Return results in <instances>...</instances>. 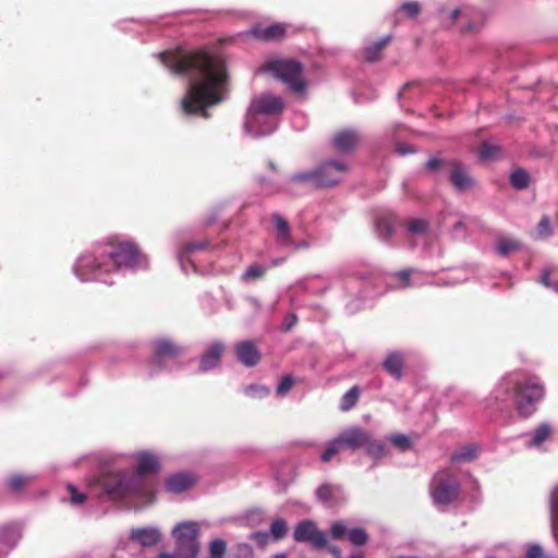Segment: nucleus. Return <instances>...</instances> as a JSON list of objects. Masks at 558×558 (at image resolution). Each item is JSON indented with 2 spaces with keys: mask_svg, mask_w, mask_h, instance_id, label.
I'll return each mask as SVG.
<instances>
[{
  "mask_svg": "<svg viewBox=\"0 0 558 558\" xmlns=\"http://www.w3.org/2000/svg\"><path fill=\"white\" fill-rule=\"evenodd\" d=\"M551 223L548 216H543L535 230V239L547 240L551 236Z\"/></svg>",
  "mask_w": 558,
  "mask_h": 558,
  "instance_id": "nucleus-41",
  "label": "nucleus"
},
{
  "mask_svg": "<svg viewBox=\"0 0 558 558\" xmlns=\"http://www.w3.org/2000/svg\"><path fill=\"white\" fill-rule=\"evenodd\" d=\"M252 537L260 545V546H264L265 544H267L269 537H270V534L269 532H264V531H258V532H255L253 533Z\"/></svg>",
  "mask_w": 558,
  "mask_h": 558,
  "instance_id": "nucleus-55",
  "label": "nucleus"
},
{
  "mask_svg": "<svg viewBox=\"0 0 558 558\" xmlns=\"http://www.w3.org/2000/svg\"><path fill=\"white\" fill-rule=\"evenodd\" d=\"M481 452V447L476 444L465 445L451 454L452 462H470L475 460Z\"/></svg>",
  "mask_w": 558,
  "mask_h": 558,
  "instance_id": "nucleus-30",
  "label": "nucleus"
},
{
  "mask_svg": "<svg viewBox=\"0 0 558 558\" xmlns=\"http://www.w3.org/2000/svg\"><path fill=\"white\" fill-rule=\"evenodd\" d=\"M449 180L459 192H464L473 185V179L469 175L466 168L459 161L450 162Z\"/></svg>",
  "mask_w": 558,
  "mask_h": 558,
  "instance_id": "nucleus-23",
  "label": "nucleus"
},
{
  "mask_svg": "<svg viewBox=\"0 0 558 558\" xmlns=\"http://www.w3.org/2000/svg\"><path fill=\"white\" fill-rule=\"evenodd\" d=\"M316 497L324 506L332 508L344 499V493L339 485L323 484L316 489Z\"/></svg>",
  "mask_w": 558,
  "mask_h": 558,
  "instance_id": "nucleus-22",
  "label": "nucleus"
},
{
  "mask_svg": "<svg viewBox=\"0 0 558 558\" xmlns=\"http://www.w3.org/2000/svg\"><path fill=\"white\" fill-rule=\"evenodd\" d=\"M286 262V257H280V258H274L271 260V264L269 267H277V266H280L281 264H283Z\"/></svg>",
  "mask_w": 558,
  "mask_h": 558,
  "instance_id": "nucleus-61",
  "label": "nucleus"
},
{
  "mask_svg": "<svg viewBox=\"0 0 558 558\" xmlns=\"http://www.w3.org/2000/svg\"><path fill=\"white\" fill-rule=\"evenodd\" d=\"M129 538L142 547H153L161 539V532L157 526H142L130 530Z\"/></svg>",
  "mask_w": 558,
  "mask_h": 558,
  "instance_id": "nucleus-18",
  "label": "nucleus"
},
{
  "mask_svg": "<svg viewBox=\"0 0 558 558\" xmlns=\"http://www.w3.org/2000/svg\"><path fill=\"white\" fill-rule=\"evenodd\" d=\"M246 392L253 397H264L268 395V389L262 386H248Z\"/></svg>",
  "mask_w": 558,
  "mask_h": 558,
  "instance_id": "nucleus-52",
  "label": "nucleus"
},
{
  "mask_svg": "<svg viewBox=\"0 0 558 558\" xmlns=\"http://www.w3.org/2000/svg\"><path fill=\"white\" fill-rule=\"evenodd\" d=\"M209 246L207 239L192 241L183 244L177 252V258L183 272L189 274L190 270L196 271V266L192 260L194 253L204 251Z\"/></svg>",
  "mask_w": 558,
  "mask_h": 558,
  "instance_id": "nucleus-14",
  "label": "nucleus"
},
{
  "mask_svg": "<svg viewBox=\"0 0 558 558\" xmlns=\"http://www.w3.org/2000/svg\"><path fill=\"white\" fill-rule=\"evenodd\" d=\"M293 537L299 543H308L314 548H324L327 544V534L319 531L312 520L299 522L294 529Z\"/></svg>",
  "mask_w": 558,
  "mask_h": 558,
  "instance_id": "nucleus-11",
  "label": "nucleus"
},
{
  "mask_svg": "<svg viewBox=\"0 0 558 558\" xmlns=\"http://www.w3.org/2000/svg\"><path fill=\"white\" fill-rule=\"evenodd\" d=\"M424 272L408 268L396 271L389 276L388 286L395 290H402L408 288H417L424 284H432L433 281L424 279Z\"/></svg>",
  "mask_w": 558,
  "mask_h": 558,
  "instance_id": "nucleus-12",
  "label": "nucleus"
},
{
  "mask_svg": "<svg viewBox=\"0 0 558 558\" xmlns=\"http://www.w3.org/2000/svg\"><path fill=\"white\" fill-rule=\"evenodd\" d=\"M178 558H196L199 553V525L195 521H183L172 529Z\"/></svg>",
  "mask_w": 558,
  "mask_h": 558,
  "instance_id": "nucleus-7",
  "label": "nucleus"
},
{
  "mask_svg": "<svg viewBox=\"0 0 558 558\" xmlns=\"http://www.w3.org/2000/svg\"><path fill=\"white\" fill-rule=\"evenodd\" d=\"M183 348L168 338H159L154 341V356L149 365L148 376L153 377L162 371L172 372L179 368V360Z\"/></svg>",
  "mask_w": 558,
  "mask_h": 558,
  "instance_id": "nucleus-6",
  "label": "nucleus"
},
{
  "mask_svg": "<svg viewBox=\"0 0 558 558\" xmlns=\"http://www.w3.org/2000/svg\"><path fill=\"white\" fill-rule=\"evenodd\" d=\"M348 171L344 162L326 160L315 169L298 172L290 178V182L304 183L312 186L327 187L337 185Z\"/></svg>",
  "mask_w": 558,
  "mask_h": 558,
  "instance_id": "nucleus-5",
  "label": "nucleus"
},
{
  "mask_svg": "<svg viewBox=\"0 0 558 558\" xmlns=\"http://www.w3.org/2000/svg\"><path fill=\"white\" fill-rule=\"evenodd\" d=\"M157 558H178L177 555H171L169 553H161L157 556Z\"/></svg>",
  "mask_w": 558,
  "mask_h": 558,
  "instance_id": "nucleus-63",
  "label": "nucleus"
},
{
  "mask_svg": "<svg viewBox=\"0 0 558 558\" xmlns=\"http://www.w3.org/2000/svg\"><path fill=\"white\" fill-rule=\"evenodd\" d=\"M522 248V244L514 238L499 235L496 238L495 250L500 256H508L511 253L520 251Z\"/></svg>",
  "mask_w": 558,
  "mask_h": 558,
  "instance_id": "nucleus-29",
  "label": "nucleus"
},
{
  "mask_svg": "<svg viewBox=\"0 0 558 558\" xmlns=\"http://www.w3.org/2000/svg\"><path fill=\"white\" fill-rule=\"evenodd\" d=\"M524 558H544L543 548L539 545H532Z\"/></svg>",
  "mask_w": 558,
  "mask_h": 558,
  "instance_id": "nucleus-53",
  "label": "nucleus"
},
{
  "mask_svg": "<svg viewBox=\"0 0 558 558\" xmlns=\"http://www.w3.org/2000/svg\"><path fill=\"white\" fill-rule=\"evenodd\" d=\"M298 323V317L295 314H289L288 316H286L282 325H281V329L284 330V331H289L291 330L295 324Z\"/></svg>",
  "mask_w": 558,
  "mask_h": 558,
  "instance_id": "nucleus-54",
  "label": "nucleus"
},
{
  "mask_svg": "<svg viewBox=\"0 0 558 558\" xmlns=\"http://www.w3.org/2000/svg\"><path fill=\"white\" fill-rule=\"evenodd\" d=\"M366 453L374 460H379L387 453V445L381 440H374L369 434V440L365 444Z\"/></svg>",
  "mask_w": 558,
  "mask_h": 558,
  "instance_id": "nucleus-35",
  "label": "nucleus"
},
{
  "mask_svg": "<svg viewBox=\"0 0 558 558\" xmlns=\"http://www.w3.org/2000/svg\"><path fill=\"white\" fill-rule=\"evenodd\" d=\"M544 397V386L539 378L524 371L506 374L496 384L485 408L490 412H510L517 409L520 416L527 417Z\"/></svg>",
  "mask_w": 558,
  "mask_h": 558,
  "instance_id": "nucleus-4",
  "label": "nucleus"
},
{
  "mask_svg": "<svg viewBox=\"0 0 558 558\" xmlns=\"http://www.w3.org/2000/svg\"><path fill=\"white\" fill-rule=\"evenodd\" d=\"M248 106L280 121L286 102L280 96L266 92L255 95Z\"/></svg>",
  "mask_w": 558,
  "mask_h": 558,
  "instance_id": "nucleus-13",
  "label": "nucleus"
},
{
  "mask_svg": "<svg viewBox=\"0 0 558 558\" xmlns=\"http://www.w3.org/2000/svg\"><path fill=\"white\" fill-rule=\"evenodd\" d=\"M265 71L283 82L294 93H302L305 89L302 80L303 65L299 61L274 60L268 62Z\"/></svg>",
  "mask_w": 558,
  "mask_h": 558,
  "instance_id": "nucleus-9",
  "label": "nucleus"
},
{
  "mask_svg": "<svg viewBox=\"0 0 558 558\" xmlns=\"http://www.w3.org/2000/svg\"><path fill=\"white\" fill-rule=\"evenodd\" d=\"M464 280H465V279L460 278V277H452V278H450L448 281H445V282H442V283L437 282L436 284H437V286H450V284L461 283V282H463Z\"/></svg>",
  "mask_w": 558,
  "mask_h": 558,
  "instance_id": "nucleus-59",
  "label": "nucleus"
},
{
  "mask_svg": "<svg viewBox=\"0 0 558 558\" xmlns=\"http://www.w3.org/2000/svg\"><path fill=\"white\" fill-rule=\"evenodd\" d=\"M195 483V478L189 473H174L165 481L166 490L171 494H181L190 489Z\"/></svg>",
  "mask_w": 558,
  "mask_h": 558,
  "instance_id": "nucleus-24",
  "label": "nucleus"
},
{
  "mask_svg": "<svg viewBox=\"0 0 558 558\" xmlns=\"http://www.w3.org/2000/svg\"><path fill=\"white\" fill-rule=\"evenodd\" d=\"M362 142V134L355 129H343L332 138V146L339 153H350Z\"/></svg>",
  "mask_w": 558,
  "mask_h": 558,
  "instance_id": "nucleus-17",
  "label": "nucleus"
},
{
  "mask_svg": "<svg viewBox=\"0 0 558 558\" xmlns=\"http://www.w3.org/2000/svg\"><path fill=\"white\" fill-rule=\"evenodd\" d=\"M375 232L381 241L388 242L395 232V221L392 217H380L375 220Z\"/></svg>",
  "mask_w": 558,
  "mask_h": 558,
  "instance_id": "nucleus-31",
  "label": "nucleus"
},
{
  "mask_svg": "<svg viewBox=\"0 0 558 558\" xmlns=\"http://www.w3.org/2000/svg\"><path fill=\"white\" fill-rule=\"evenodd\" d=\"M510 183L515 190H525L530 184V174L524 169H515L510 175Z\"/></svg>",
  "mask_w": 558,
  "mask_h": 558,
  "instance_id": "nucleus-38",
  "label": "nucleus"
},
{
  "mask_svg": "<svg viewBox=\"0 0 558 558\" xmlns=\"http://www.w3.org/2000/svg\"><path fill=\"white\" fill-rule=\"evenodd\" d=\"M399 10L404 12L409 17H415L421 12V5L417 1H408L404 2Z\"/></svg>",
  "mask_w": 558,
  "mask_h": 558,
  "instance_id": "nucleus-47",
  "label": "nucleus"
},
{
  "mask_svg": "<svg viewBox=\"0 0 558 558\" xmlns=\"http://www.w3.org/2000/svg\"><path fill=\"white\" fill-rule=\"evenodd\" d=\"M397 153L400 155V156H404L407 154H410V153H413L414 149L409 146V145H404V144H397V148H396Z\"/></svg>",
  "mask_w": 558,
  "mask_h": 558,
  "instance_id": "nucleus-57",
  "label": "nucleus"
},
{
  "mask_svg": "<svg viewBox=\"0 0 558 558\" xmlns=\"http://www.w3.org/2000/svg\"><path fill=\"white\" fill-rule=\"evenodd\" d=\"M288 533L287 521L282 518H277L272 521L269 530V534L274 541L282 539Z\"/></svg>",
  "mask_w": 558,
  "mask_h": 558,
  "instance_id": "nucleus-39",
  "label": "nucleus"
},
{
  "mask_svg": "<svg viewBox=\"0 0 558 558\" xmlns=\"http://www.w3.org/2000/svg\"><path fill=\"white\" fill-rule=\"evenodd\" d=\"M313 246V242L311 240H300L293 241L292 244L288 246V248H292L293 251L308 250Z\"/></svg>",
  "mask_w": 558,
  "mask_h": 558,
  "instance_id": "nucleus-51",
  "label": "nucleus"
},
{
  "mask_svg": "<svg viewBox=\"0 0 558 558\" xmlns=\"http://www.w3.org/2000/svg\"><path fill=\"white\" fill-rule=\"evenodd\" d=\"M148 268L147 256L130 242H101L82 253L73 272L82 282L98 281L112 284V277L125 271Z\"/></svg>",
  "mask_w": 558,
  "mask_h": 558,
  "instance_id": "nucleus-2",
  "label": "nucleus"
},
{
  "mask_svg": "<svg viewBox=\"0 0 558 558\" xmlns=\"http://www.w3.org/2000/svg\"><path fill=\"white\" fill-rule=\"evenodd\" d=\"M449 21L457 24L462 33H476L482 27L481 20H472L471 11L469 9L457 8L449 14Z\"/></svg>",
  "mask_w": 558,
  "mask_h": 558,
  "instance_id": "nucleus-20",
  "label": "nucleus"
},
{
  "mask_svg": "<svg viewBox=\"0 0 558 558\" xmlns=\"http://www.w3.org/2000/svg\"><path fill=\"white\" fill-rule=\"evenodd\" d=\"M550 521L551 532L558 544V485L554 488L550 496Z\"/></svg>",
  "mask_w": 558,
  "mask_h": 558,
  "instance_id": "nucleus-36",
  "label": "nucleus"
},
{
  "mask_svg": "<svg viewBox=\"0 0 558 558\" xmlns=\"http://www.w3.org/2000/svg\"><path fill=\"white\" fill-rule=\"evenodd\" d=\"M551 434V426L548 423H543L537 426L531 434L526 435L525 445L529 448H538L548 439Z\"/></svg>",
  "mask_w": 558,
  "mask_h": 558,
  "instance_id": "nucleus-28",
  "label": "nucleus"
},
{
  "mask_svg": "<svg viewBox=\"0 0 558 558\" xmlns=\"http://www.w3.org/2000/svg\"><path fill=\"white\" fill-rule=\"evenodd\" d=\"M236 359L245 366H255L260 360V352L252 340L238 342L234 347Z\"/></svg>",
  "mask_w": 558,
  "mask_h": 558,
  "instance_id": "nucleus-21",
  "label": "nucleus"
},
{
  "mask_svg": "<svg viewBox=\"0 0 558 558\" xmlns=\"http://www.w3.org/2000/svg\"><path fill=\"white\" fill-rule=\"evenodd\" d=\"M348 537H349V541L353 545H357V546L364 545L368 539V535H367L366 531L361 527H355V529H352L351 531H349Z\"/></svg>",
  "mask_w": 558,
  "mask_h": 558,
  "instance_id": "nucleus-44",
  "label": "nucleus"
},
{
  "mask_svg": "<svg viewBox=\"0 0 558 558\" xmlns=\"http://www.w3.org/2000/svg\"><path fill=\"white\" fill-rule=\"evenodd\" d=\"M499 148L489 143H483L477 151V157L482 161H489L496 158Z\"/></svg>",
  "mask_w": 558,
  "mask_h": 558,
  "instance_id": "nucleus-42",
  "label": "nucleus"
},
{
  "mask_svg": "<svg viewBox=\"0 0 558 558\" xmlns=\"http://www.w3.org/2000/svg\"><path fill=\"white\" fill-rule=\"evenodd\" d=\"M251 33L258 39L272 40L281 38L286 34L283 24H272L266 27H253Z\"/></svg>",
  "mask_w": 558,
  "mask_h": 558,
  "instance_id": "nucleus-26",
  "label": "nucleus"
},
{
  "mask_svg": "<svg viewBox=\"0 0 558 558\" xmlns=\"http://www.w3.org/2000/svg\"><path fill=\"white\" fill-rule=\"evenodd\" d=\"M134 458V472L107 473L101 478V487L110 500L123 501L131 508L142 509L156 500L157 481L148 475L159 472L160 459L151 451L136 452Z\"/></svg>",
  "mask_w": 558,
  "mask_h": 558,
  "instance_id": "nucleus-3",
  "label": "nucleus"
},
{
  "mask_svg": "<svg viewBox=\"0 0 558 558\" xmlns=\"http://www.w3.org/2000/svg\"><path fill=\"white\" fill-rule=\"evenodd\" d=\"M389 37H383L364 49V59L368 62L376 61L383 48L388 44Z\"/></svg>",
  "mask_w": 558,
  "mask_h": 558,
  "instance_id": "nucleus-37",
  "label": "nucleus"
},
{
  "mask_svg": "<svg viewBox=\"0 0 558 558\" xmlns=\"http://www.w3.org/2000/svg\"><path fill=\"white\" fill-rule=\"evenodd\" d=\"M428 229V222L424 219H413L409 222L408 230L413 235L424 234Z\"/></svg>",
  "mask_w": 558,
  "mask_h": 558,
  "instance_id": "nucleus-45",
  "label": "nucleus"
},
{
  "mask_svg": "<svg viewBox=\"0 0 558 558\" xmlns=\"http://www.w3.org/2000/svg\"><path fill=\"white\" fill-rule=\"evenodd\" d=\"M9 397L4 393V387L0 384V402L8 401Z\"/></svg>",
  "mask_w": 558,
  "mask_h": 558,
  "instance_id": "nucleus-62",
  "label": "nucleus"
},
{
  "mask_svg": "<svg viewBox=\"0 0 558 558\" xmlns=\"http://www.w3.org/2000/svg\"><path fill=\"white\" fill-rule=\"evenodd\" d=\"M161 63L174 74L189 78L181 100L182 110L190 116L208 118L207 108L228 97L229 74L225 59L206 50H167L158 54Z\"/></svg>",
  "mask_w": 558,
  "mask_h": 558,
  "instance_id": "nucleus-1",
  "label": "nucleus"
},
{
  "mask_svg": "<svg viewBox=\"0 0 558 558\" xmlns=\"http://www.w3.org/2000/svg\"><path fill=\"white\" fill-rule=\"evenodd\" d=\"M361 396V389L357 386L350 388L341 398L339 408L347 412L355 407Z\"/></svg>",
  "mask_w": 558,
  "mask_h": 558,
  "instance_id": "nucleus-34",
  "label": "nucleus"
},
{
  "mask_svg": "<svg viewBox=\"0 0 558 558\" xmlns=\"http://www.w3.org/2000/svg\"><path fill=\"white\" fill-rule=\"evenodd\" d=\"M37 480L36 474H11L5 478V486L12 493H19Z\"/></svg>",
  "mask_w": 558,
  "mask_h": 558,
  "instance_id": "nucleus-27",
  "label": "nucleus"
},
{
  "mask_svg": "<svg viewBox=\"0 0 558 558\" xmlns=\"http://www.w3.org/2000/svg\"><path fill=\"white\" fill-rule=\"evenodd\" d=\"M21 538V533L15 524H5L0 529V542L13 548Z\"/></svg>",
  "mask_w": 558,
  "mask_h": 558,
  "instance_id": "nucleus-33",
  "label": "nucleus"
},
{
  "mask_svg": "<svg viewBox=\"0 0 558 558\" xmlns=\"http://www.w3.org/2000/svg\"><path fill=\"white\" fill-rule=\"evenodd\" d=\"M429 490L434 506L444 509L458 498L460 484L448 471H439L434 475Z\"/></svg>",
  "mask_w": 558,
  "mask_h": 558,
  "instance_id": "nucleus-8",
  "label": "nucleus"
},
{
  "mask_svg": "<svg viewBox=\"0 0 558 558\" xmlns=\"http://www.w3.org/2000/svg\"><path fill=\"white\" fill-rule=\"evenodd\" d=\"M270 267L265 264L254 263L246 267L245 271L241 276V280L245 283H250L262 279Z\"/></svg>",
  "mask_w": 558,
  "mask_h": 558,
  "instance_id": "nucleus-32",
  "label": "nucleus"
},
{
  "mask_svg": "<svg viewBox=\"0 0 558 558\" xmlns=\"http://www.w3.org/2000/svg\"><path fill=\"white\" fill-rule=\"evenodd\" d=\"M294 384V379L292 376H284L281 378V380L279 381L278 386H277V395L278 396H284L293 386Z\"/></svg>",
  "mask_w": 558,
  "mask_h": 558,
  "instance_id": "nucleus-48",
  "label": "nucleus"
},
{
  "mask_svg": "<svg viewBox=\"0 0 558 558\" xmlns=\"http://www.w3.org/2000/svg\"><path fill=\"white\" fill-rule=\"evenodd\" d=\"M444 166V161L439 158L432 157L426 162V169L429 171H437L440 167Z\"/></svg>",
  "mask_w": 558,
  "mask_h": 558,
  "instance_id": "nucleus-56",
  "label": "nucleus"
},
{
  "mask_svg": "<svg viewBox=\"0 0 558 558\" xmlns=\"http://www.w3.org/2000/svg\"><path fill=\"white\" fill-rule=\"evenodd\" d=\"M383 366L395 379L399 380L403 374L404 356L401 352H391L385 359Z\"/></svg>",
  "mask_w": 558,
  "mask_h": 558,
  "instance_id": "nucleus-25",
  "label": "nucleus"
},
{
  "mask_svg": "<svg viewBox=\"0 0 558 558\" xmlns=\"http://www.w3.org/2000/svg\"><path fill=\"white\" fill-rule=\"evenodd\" d=\"M279 120L247 107L244 119V132L252 137H264L272 134L279 125Z\"/></svg>",
  "mask_w": 558,
  "mask_h": 558,
  "instance_id": "nucleus-10",
  "label": "nucleus"
},
{
  "mask_svg": "<svg viewBox=\"0 0 558 558\" xmlns=\"http://www.w3.org/2000/svg\"><path fill=\"white\" fill-rule=\"evenodd\" d=\"M225 343L220 340L211 342L204 351L199 360V372L206 373L220 366L221 356L225 352Z\"/></svg>",
  "mask_w": 558,
  "mask_h": 558,
  "instance_id": "nucleus-16",
  "label": "nucleus"
},
{
  "mask_svg": "<svg viewBox=\"0 0 558 558\" xmlns=\"http://www.w3.org/2000/svg\"><path fill=\"white\" fill-rule=\"evenodd\" d=\"M329 550L336 556V558H340V549L338 547H330Z\"/></svg>",
  "mask_w": 558,
  "mask_h": 558,
  "instance_id": "nucleus-64",
  "label": "nucleus"
},
{
  "mask_svg": "<svg viewBox=\"0 0 558 558\" xmlns=\"http://www.w3.org/2000/svg\"><path fill=\"white\" fill-rule=\"evenodd\" d=\"M226 543L217 538L209 544V555L207 558H226Z\"/></svg>",
  "mask_w": 558,
  "mask_h": 558,
  "instance_id": "nucleus-43",
  "label": "nucleus"
},
{
  "mask_svg": "<svg viewBox=\"0 0 558 558\" xmlns=\"http://www.w3.org/2000/svg\"><path fill=\"white\" fill-rule=\"evenodd\" d=\"M330 532L333 538L339 539L347 534V526L344 523L338 521L331 524Z\"/></svg>",
  "mask_w": 558,
  "mask_h": 558,
  "instance_id": "nucleus-50",
  "label": "nucleus"
},
{
  "mask_svg": "<svg viewBox=\"0 0 558 558\" xmlns=\"http://www.w3.org/2000/svg\"><path fill=\"white\" fill-rule=\"evenodd\" d=\"M390 440L396 447H399L402 450H407L411 447L410 438L402 434L391 436Z\"/></svg>",
  "mask_w": 558,
  "mask_h": 558,
  "instance_id": "nucleus-49",
  "label": "nucleus"
},
{
  "mask_svg": "<svg viewBox=\"0 0 558 558\" xmlns=\"http://www.w3.org/2000/svg\"><path fill=\"white\" fill-rule=\"evenodd\" d=\"M66 489L70 494V502L73 506H80L85 502L86 495L84 493L78 492L74 484H68Z\"/></svg>",
  "mask_w": 558,
  "mask_h": 558,
  "instance_id": "nucleus-46",
  "label": "nucleus"
},
{
  "mask_svg": "<svg viewBox=\"0 0 558 558\" xmlns=\"http://www.w3.org/2000/svg\"><path fill=\"white\" fill-rule=\"evenodd\" d=\"M344 450H356L363 448L369 440V432L361 427H351L343 430L339 436Z\"/></svg>",
  "mask_w": 558,
  "mask_h": 558,
  "instance_id": "nucleus-19",
  "label": "nucleus"
},
{
  "mask_svg": "<svg viewBox=\"0 0 558 558\" xmlns=\"http://www.w3.org/2000/svg\"><path fill=\"white\" fill-rule=\"evenodd\" d=\"M274 238L276 246L279 250H286L292 244V228L289 221L280 214L275 213L271 215Z\"/></svg>",
  "mask_w": 558,
  "mask_h": 558,
  "instance_id": "nucleus-15",
  "label": "nucleus"
},
{
  "mask_svg": "<svg viewBox=\"0 0 558 558\" xmlns=\"http://www.w3.org/2000/svg\"><path fill=\"white\" fill-rule=\"evenodd\" d=\"M342 450H344V448L341 445L339 437H336L327 444L325 451L320 456V459L324 462H328Z\"/></svg>",
  "mask_w": 558,
  "mask_h": 558,
  "instance_id": "nucleus-40",
  "label": "nucleus"
},
{
  "mask_svg": "<svg viewBox=\"0 0 558 558\" xmlns=\"http://www.w3.org/2000/svg\"><path fill=\"white\" fill-rule=\"evenodd\" d=\"M218 215H219L218 210H214L213 213H210L206 218V223L207 225L214 223L218 219Z\"/></svg>",
  "mask_w": 558,
  "mask_h": 558,
  "instance_id": "nucleus-60",
  "label": "nucleus"
},
{
  "mask_svg": "<svg viewBox=\"0 0 558 558\" xmlns=\"http://www.w3.org/2000/svg\"><path fill=\"white\" fill-rule=\"evenodd\" d=\"M541 282H542L545 287H547V288H551V289H554V287H555V284H554V283H551V281H550V274H549V271H548V270H544V271H543V274H542V276H541Z\"/></svg>",
  "mask_w": 558,
  "mask_h": 558,
  "instance_id": "nucleus-58",
  "label": "nucleus"
}]
</instances>
